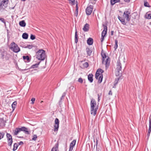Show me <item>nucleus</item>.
Returning a JSON list of instances; mask_svg holds the SVG:
<instances>
[{"label": "nucleus", "instance_id": "f257e3e1", "mask_svg": "<svg viewBox=\"0 0 151 151\" xmlns=\"http://www.w3.org/2000/svg\"><path fill=\"white\" fill-rule=\"evenodd\" d=\"M101 55L102 57V63L106 65V68H108L109 65L110 58L102 50L101 51Z\"/></svg>", "mask_w": 151, "mask_h": 151}, {"label": "nucleus", "instance_id": "f03ea898", "mask_svg": "<svg viewBox=\"0 0 151 151\" xmlns=\"http://www.w3.org/2000/svg\"><path fill=\"white\" fill-rule=\"evenodd\" d=\"M36 55L38 60H43L46 57L45 51L42 49L40 50L36 53Z\"/></svg>", "mask_w": 151, "mask_h": 151}, {"label": "nucleus", "instance_id": "7ed1b4c3", "mask_svg": "<svg viewBox=\"0 0 151 151\" xmlns=\"http://www.w3.org/2000/svg\"><path fill=\"white\" fill-rule=\"evenodd\" d=\"M21 131H23L25 133L27 134H29L30 133L27 128H26L25 127H23L20 128H16L15 130L13 131L14 135H17Z\"/></svg>", "mask_w": 151, "mask_h": 151}, {"label": "nucleus", "instance_id": "20e7f679", "mask_svg": "<svg viewBox=\"0 0 151 151\" xmlns=\"http://www.w3.org/2000/svg\"><path fill=\"white\" fill-rule=\"evenodd\" d=\"M9 48L14 52L17 53L20 50V48L14 42H12L10 45Z\"/></svg>", "mask_w": 151, "mask_h": 151}, {"label": "nucleus", "instance_id": "39448f33", "mask_svg": "<svg viewBox=\"0 0 151 151\" xmlns=\"http://www.w3.org/2000/svg\"><path fill=\"white\" fill-rule=\"evenodd\" d=\"M122 65L120 63V60H118L116 63V76H119L122 73Z\"/></svg>", "mask_w": 151, "mask_h": 151}, {"label": "nucleus", "instance_id": "423d86ee", "mask_svg": "<svg viewBox=\"0 0 151 151\" xmlns=\"http://www.w3.org/2000/svg\"><path fill=\"white\" fill-rule=\"evenodd\" d=\"M6 136L7 138L8 145L9 146L11 147L13 142L12 136L10 134L7 133L6 134Z\"/></svg>", "mask_w": 151, "mask_h": 151}, {"label": "nucleus", "instance_id": "0eeeda50", "mask_svg": "<svg viewBox=\"0 0 151 151\" xmlns=\"http://www.w3.org/2000/svg\"><path fill=\"white\" fill-rule=\"evenodd\" d=\"M55 124L54 130L55 132L57 131L59 127V119L57 118L55 119Z\"/></svg>", "mask_w": 151, "mask_h": 151}, {"label": "nucleus", "instance_id": "6e6552de", "mask_svg": "<svg viewBox=\"0 0 151 151\" xmlns=\"http://www.w3.org/2000/svg\"><path fill=\"white\" fill-rule=\"evenodd\" d=\"M130 14V12L127 10L125 11L124 12L123 16L126 18V19L127 21H129L130 20V17H129V15Z\"/></svg>", "mask_w": 151, "mask_h": 151}, {"label": "nucleus", "instance_id": "1a4fd4ad", "mask_svg": "<svg viewBox=\"0 0 151 151\" xmlns=\"http://www.w3.org/2000/svg\"><path fill=\"white\" fill-rule=\"evenodd\" d=\"M104 28V30L101 33V37H104L107 33V27L106 24H102Z\"/></svg>", "mask_w": 151, "mask_h": 151}, {"label": "nucleus", "instance_id": "9d476101", "mask_svg": "<svg viewBox=\"0 0 151 151\" xmlns=\"http://www.w3.org/2000/svg\"><path fill=\"white\" fill-rule=\"evenodd\" d=\"M8 3H6L5 1H2L0 3V10L2 9H4L7 6Z\"/></svg>", "mask_w": 151, "mask_h": 151}, {"label": "nucleus", "instance_id": "9b49d317", "mask_svg": "<svg viewBox=\"0 0 151 151\" xmlns=\"http://www.w3.org/2000/svg\"><path fill=\"white\" fill-rule=\"evenodd\" d=\"M93 6L90 5L89 7H87L86 9V12L87 15H90L93 11Z\"/></svg>", "mask_w": 151, "mask_h": 151}, {"label": "nucleus", "instance_id": "f8f14e48", "mask_svg": "<svg viewBox=\"0 0 151 151\" xmlns=\"http://www.w3.org/2000/svg\"><path fill=\"white\" fill-rule=\"evenodd\" d=\"M6 121L4 119V118H0V128H3L6 125Z\"/></svg>", "mask_w": 151, "mask_h": 151}, {"label": "nucleus", "instance_id": "ddd939ff", "mask_svg": "<svg viewBox=\"0 0 151 151\" xmlns=\"http://www.w3.org/2000/svg\"><path fill=\"white\" fill-rule=\"evenodd\" d=\"M76 142V140L74 139L70 143L69 151H72L73 150V148L75 145Z\"/></svg>", "mask_w": 151, "mask_h": 151}, {"label": "nucleus", "instance_id": "4468645a", "mask_svg": "<svg viewBox=\"0 0 151 151\" xmlns=\"http://www.w3.org/2000/svg\"><path fill=\"white\" fill-rule=\"evenodd\" d=\"M96 104L95 100L92 99L91 101V108H95Z\"/></svg>", "mask_w": 151, "mask_h": 151}, {"label": "nucleus", "instance_id": "2eb2a0df", "mask_svg": "<svg viewBox=\"0 0 151 151\" xmlns=\"http://www.w3.org/2000/svg\"><path fill=\"white\" fill-rule=\"evenodd\" d=\"M98 107H96L95 108H91V114L95 116L96 114Z\"/></svg>", "mask_w": 151, "mask_h": 151}, {"label": "nucleus", "instance_id": "dca6fc26", "mask_svg": "<svg viewBox=\"0 0 151 151\" xmlns=\"http://www.w3.org/2000/svg\"><path fill=\"white\" fill-rule=\"evenodd\" d=\"M93 75L92 73L89 74L88 76V81L91 83H92L93 81Z\"/></svg>", "mask_w": 151, "mask_h": 151}, {"label": "nucleus", "instance_id": "f3484780", "mask_svg": "<svg viewBox=\"0 0 151 151\" xmlns=\"http://www.w3.org/2000/svg\"><path fill=\"white\" fill-rule=\"evenodd\" d=\"M89 28V25L87 23L85 24L83 28V30L85 32L88 31Z\"/></svg>", "mask_w": 151, "mask_h": 151}, {"label": "nucleus", "instance_id": "a211bd4d", "mask_svg": "<svg viewBox=\"0 0 151 151\" xmlns=\"http://www.w3.org/2000/svg\"><path fill=\"white\" fill-rule=\"evenodd\" d=\"M23 58V60L25 62H29L30 61L29 57L28 56H24Z\"/></svg>", "mask_w": 151, "mask_h": 151}, {"label": "nucleus", "instance_id": "6ab92c4d", "mask_svg": "<svg viewBox=\"0 0 151 151\" xmlns=\"http://www.w3.org/2000/svg\"><path fill=\"white\" fill-rule=\"evenodd\" d=\"M93 42V40L92 38H89L87 40V43L89 45H92Z\"/></svg>", "mask_w": 151, "mask_h": 151}, {"label": "nucleus", "instance_id": "aec40b11", "mask_svg": "<svg viewBox=\"0 0 151 151\" xmlns=\"http://www.w3.org/2000/svg\"><path fill=\"white\" fill-rule=\"evenodd\" d=\"M58 145L59 144L58 143H56L55 144V146L52 148L51 151H57Z\"/></svg>", "mask_w": 151, "mask_h": 151}, {"label": "nucleus", "instance_id": "412c9836", "mask_svg": "<svg viewBox=\"0 0 151 151\" xmlns=\"http://www.w3.org/2000/svg\"><path fill=\"white\" fill-rule=\"evenodd\" d=\"M120 1V0H111V4L112 6H113L116 3L119 2Z\"/></svg>", "mask_w": 151, "mask_h": 151}, {"label": "nucleus", "instance_id": "4be33fe9", "mask_svg": "<svg viewBox=\"0 0 151 151\" xmlns=\"http://www.w3.org/2000/svg\"><path fill=\"white\" fill-rule=\"evenodd\" d=\"M145 18L148 19H151V14L148 13V12H147L145 15Z\"/></svg>", "mask_w": 151, "mask_h": 151}, {"label": "nucleus", "instance_id": "5701e85b", "mask_svg": "<svg viewBox=\"0 0 151 151\" xmlns=\"http://www.w3.org/2000/svg\"><path fill=\"white\" fill-rule=\"evenodd\" d=\"M19 25L22 27H25L26 26V23L24 21L22 20L19 22Z\"/></svg>", "mask_w": 151, "mask_h": 151}, {"label": "nucleus", "instance_id": "b1692460", "mask_svg": "<svg viewBox=\"0 0 151 151\" xmlns=\"http://www.w3.org/2000/svg\"><path fill=\"white\" fill-rule=\"evenodd\" d=\"M17 102L16 101H14L13 102L12 105V107L13 109V111H14L16 107Z\"/></svg>", "mask_w": 151, "mask_h": 151}, {"label": "nucleus", "instance_id": "393cba45", "mask_svg": "<svg viewBox=\"0 0 151 151\" xmlns=\"http://www.w3.org/2000/svg\"><path fill=\"white\" fill-rule=\"evenodd\" d=\"M40 62H39V63H38L36 64H35L32 65L31 66V67H30V68H37V67H38V66L39 65V64H40Z\"/></svg>", "mask_w": 151, "mask_h": 151}, {"label": "nucleus", "instance_id": "a878e982", "mask_svg": "<svg viewBox=\"0 0 151 151\" xmlns=\"http://www.w3.org/2000/svg\"><path fill=\"white\" fill-rule=\"evenodd\" d=\"M86 50L87 55L89 56L91 55L92 53L91 50L89 48H87L86 49Z\"/></svg>", "mask_w": 151, "mask_h": 151}, {"label": "nucleus", "instance_id": "bb28decb", "mask_svg": "<svg viewBox=\"0 0 151 151\" xmlns=\"http://www.w3.org/2000/svg\"><path fill=\"white\" fill-rule=\"evenodd\" d=\"M28 34L25 33H23L22 35V37L23 38L25 39H27L28 38Z\"/></svg>", "mask_w": 151, "mask_h": 151}, {"label": "nucleus", "instance_id": "cd10ccee", "mask_svg": "<svg viewBox=\"0 0 151 151\" xmlns=\"http://www.w3.org/2000/svg\"><path fill=\"white\" fill-rule=\"evenodd\" d=\"M103 78V75L102 74L100 75V76H99V78H98V83H100L101 82Z\"/></svg>", "mask_w": 151, "mask_h": 151}, {"label": "nucleus", "instance_id": "c85d7f7f", "mask_svg": "<svg viewBox=\"0 0 151 151\" xmlns=\"http://www.w3.org/2000/svg\"><path fill=\"white\" fill-rule=\"evenodd\" d=\"M18 146V144L17 143H15L14 145V147L13 150L14 151L16 150Z\"/></svg>", "mask_w": 151, "mask_h": 151}, {"label": "nucleus", "instance_id": "c756f323", "mask_svg": "<svg viewBox=\"0 0 151 151\" xmlns=\"http://www.w3.org/2000/svg\"><path fill=\"white\" fill-rule=\"evenodd\" d=\"M75 42L76 43H77L78 42V35H77V32L76 31L75 33Z\"/></svg>", "mask_w": 151, "mask_h": 151}, {"label": "nucleus", "instance_id": "7c9ffc66", "mask_svg": "<svg viewBox=\"0 0 151 151\" xmlns=\"http://www.w3.org/2000/svg\"><path fill=\"white\" fill-rule=\"evenodd\" d=\"M119 80V78H115V81L114 82V86L113 87V88H115Z\"/></svg>", "mask_w": 151, "mask_h": 151}, {"label": "nucleus", "instance_id": "2f4dec72", "mask_svg": "<svg viewBox=\"0 0 151 151\" xmlns=\"http://www.w3.org/2000/svg\"><path fill=\"white\" fill-rule=\"evenodd\" d=\"M10 56L11 55L10 54L7 53H6L4 57V58H5L6 60H8L10 58Z\"/></svg>", "mask_w": 151, "mask_h": 151}, {"label": "nucleus", "instance_id": "473e14b6", "mask_svg": "<svg viewBox=\"0 0 151 151\" xmlns=\"http://www.w3.org/2000/svg\"><path fill=\"white\" fill-rule=\"evenodd\" d=\"M102 74H100V73L98 72V71L97 70L96 74H95V78L96 79H98L99 78V76L100 75H101Z\"/></svg>", "mask_w": 151, "mask_h": 151}, {"label": "nucleus", "instance_id": "72a5a7b5", "mask_svg": "<svg viewBox=\"0 0 151 151\" xmlns=\"http://www.w3.org/2000/svg\"><path fill=\"white\" fill-rule=\"evenodd\" d=\"M115 44L114 45V48L115 49V50L118 47V41L116 40L115 41Z\"/></svg>", "mask_w": 151, "mask_h": 151}, {"label": "nucleus", "instance_id": "f704fd0d", "mask_svg": "<svg viewBox=\"0 0 151 151\" xmlns=\"http://www.w3.org/2000/svg\"><path fill=\"white\" fill-rule=\"evenodd\" d=\"M5 135V133L3 132H0V140L3 138Z\"/></svg>", "mask_w": 151, "mask_h": 151}, {"label": "nucleus", "instance_id": "c9c22d12", "mask_svg": "<svg viewBox=\"0 0 151 151\" xmlns=\"http://www.w3.org/2000/svg\"><path fill=\"white\" fill-rule=\"evenodd\" d=\"M33 47L32 45H27L26 46H24V47L25 48H28L29 49H31Z\"/></svg>", "mask_w": 151, "mask_h": 151}, {"label": "nucleus", "instance_id": "e433bc0d", "mask_svg": "<svg viewBox=\"0 0 151 151\" xmlns=\"http://www.w3.org/2000/svg\"><path fill=\"white\" fill-rule=\"evenodd\" d=\"M88 63L86 62L83 64V66L84 68H87L88 67Z\"/></svg>", "mask_w": 151, "mask_h": 151}, {"label": "nucleus", "instance_id": "4c0bfd02", "mask_svg": "<svg viewBox=\"0 0 151 151\" xmlns=\"http://www.w3.org/2000/svg\"><path fill=\"white\" fill-rule=\"evenodd\" d=\"M144 6H145L150 7V6L149 5L148 2L147 1H145L144 3Z\"/></svg>", "mask_w": 151, "mask_h": 151}, {"label": "nucleus", "instance_id": "58836bf2", "mask_svg": "<svg viewBox=\"0 0 151 151\" xmlns=\"http://www.w3.org/2000/svg\"><path fill=\"white\" fill-rule=\"evenodd\" d=\"M148 130H151V119L150 118H149V128Z\"/></svg>", "mask_w": 151, "mask_h": 151}, {"label": "nucleus", "instance_id": "ea45409f", "mask_svg": "<svg viewBox=\"0 0 151 151\" xmlns=\"http://www.w3.org/2000/svg\"><path fill=\"white\" fill-rule=\"evenodd\" d=\"M6 53V52H4L1 53V57L3 59L4 58V57Z\"/></svg>", "mask_w": 151, "mask_h": 151}, {"label": "nucleus", "instance_id": "a19ab883", "mask_svg": "<svg viewBox=\"0 0 151 151\" xmlns=\"http://www.w3.org/2000/svg\"><path fill=\"white\" fill-rule=\"evenodd\" d=\"M37 138V135L36 134H34L33 136V138L32 139V140H36Z\"/></svg>", "mask_w": 151, "mask_h": 151}, {"label": "nucleus", "instance_id": "79ce46f5", "mask_svg": "<svg viewBox=\"0 0 151 151\" xmlns=\"http://www.w3.org/2000/svg\"><path fill=\"white\" fill-rule=\"evenodd\" d=\"M124 25H126V22H125L124 19V18L123 19H121V20L120 21Z\"/></svg>", "mask_w": 151, "mask_h": 151}, {"label": "nucleus", "instance_id": "37998d69", "mask_svg": "<svg viewBox=\"0 0 151 151\" xmlns=\"http://www.w3.org/2000/svg\"><path fill=\"white\" fill-rule=\"evenodd\" d=\"M78 82L80 83H82L83 82V79L82 78H78Z\"/></svg>", "mask_w": 151, "mask_h": 151}, {"label": "nucleus", "instance_id": "c03bdc74", "mask_svg": "<svg viewBox=\"0 0 151 151\" xmlns=\"http://www.w3.org/2000/svg\"><path fill=\"white\" fill-rule=\"evenodd\" d=\"M71 2L70 3L72 5H74L75 4V0H69Z\"/></svg>", "mask_w": 151, "mask_h": 151}, {"label": "nucleus", "instance_id": "a18cd8bd", "mask_svg": "<svg viewBox=\"0 0 151 151\" xmlns=\"http://www.w3.org/2000/svg\"><path fill=\"white\" fill-rule=\"evenodd\" d=\"M97 70L98 71V72H99V73H100V74H102V73L104 72V70L101 69H98Z\"/></svg>", "mask_w": 151, "mask_h": 151}, {"label": "nucleus", "instance_id": "49530a36", "mask_svg": "<svg viewBox=\"0 0 151 151\" xmlns=\"http://www.w3.org/2000/svg\"><path fill=\"white\" fill-rule=\"evenodd\" d=\"M0 20H1L2 22L4 23L5 24H6L5 20L3 18H0Z\"/></svg>", "mask_w": 151, "mask_h": 151}, {"label": "nucleus", "instance_id": "de8ad7c7", "mask_svg": "<svg viewBox=\"0 0 151 151\" xmlns=\"http://www.w3.org/2000/svg\"><path fill=\"white\" fill-rule=\"evenodd\" d=\"M35 38V36L32 34H31L30 36V39L32 40H34Z\"/></svg>", "mask_w": 151, "mask_h": 151}, {"label": "nucleus", "instance_id": "09e8293b", "mask_svg": "<svg viewBox=\"0 0 151 151\" xmlns=\"http://www.w3.org/2000/svg\"><path fill=\"white\" fill-rule=\"evenodd\" d=\"M151 132V130H148V133L147 134V136L148 138L150 135V134Z\"/></svg>", "mask_w": 151, "mask_h": 151}, {"label": "nucleus", "instance_id": "8fccbe9b", "mask_svg": "<svg viewBox=\"0 0 151 151\" xmlns=\"http://www.w3.org/2000/svg\"><path fill=\"white\" fill-rule=\"evenodd\" d=\"M65 95H66V93L65 92H64V93H63V95H62V96L61 98H60V101H61V100L63 98H64L65 96Z\"/></svg>", "mask_w": 151, "mask_h": 151}, {"label": "nucleus", "instance_id": "3c124183", "mask_svg": "<svg viewBox=\"0 0 151 151\" xmlns=\"http://www.w3.org/2000/svg\"><path fill=\"white\" fill-rule=\"evenodd\" d=\"M31 101H32L31 104H33L34 103L35 101V98H32L31 99Z\"/></svg>", "mask_w": 151, "mask_h": 151}, {"label": "nucleus", "instance_id": "603ef678", "mask_svg": "<svg viewBox=\"0 0 151 151\" xmlns=\"http://www.w3.org/2000/svg\"><path fill=\"white\" fill-rule=\"evenodd\" d=\"M108 94H109V95H112V93L111 90H110L109 91V92Z\"/></svg>", "mask_w": 151, "mask_h": 151}, {"label": "nucleus", "instance_id": "864d4df0", "mask_svg": "<svg viewBox=\"0 0 151 151\" xmlns=\"http://www.w3.org/2000/svg\"><path fill=\"white\" fill-rule=\"evenodd\" d=\"M76 11H77V14L78 13V5L77 4L76 5Z\"/></svg>", "mask_w": 151, "mask_h": 151}, {"label": "nucleus", "instance_id": "5fc2aeb1", "mask_svg": "<svg viewBox=\"0 0 151 151\" xmlns=\"http://www.w3.org/2000/svg\"><path fill=\"white\" fill-rule=\"evenodd\" d=\"M104 37H103V36L101 37V42H103L104 40Z\"/></svg>", "mask_w": 151, "mask_h": 151}, {"label": "nucleus", "instance_id": "6e6d98bb", "mask_svg": "<svg viewBox=\"0 0 151 151\" xmlns=\"http://www.w3.org/2000/svg\"><path fill=\"white\" fill-rule=\"evenodd\" d=\"M118 19L120 21L121 20V19H123V18L122 17H120V16H118Z\"/></svg>", "mask_w": 151, "mask_h": 151}, {"label": "nucleus", "instance_id": "4d7b16f0", "mask_svg": "<svg viewBox=\"0 0 151 151\" xmlns=\"http://www.w3.org/2000/svg\"><path fill=\"white\" fill-rule=\"evenodd\" d=\"M124 1L126 2L129 3L130 2V0H124Z\"/></svg>", "mask_w": 151, "mask_h": 151}, {"label": "nucleus", "instance_id": "13d9d810", "mask_svg": "<svg viewBox=\"0 0 151 151\" xmlns=\"http://www.w3.org/2000/svg\"><path fill=\"white\" fill-rule=\"evenodd\" d=\"M23 142L22 141L20 142L19 143V145H23Z\"/></svg>", "mask_w": 151, "mask_h": 151}, {"label": "nucleus", "instance_id": "bf43d9fd", "mask_svg": "<svg viewBox=\"0 0 151 151\" xmlns=\"http://www.w3.org/2000/svg\"><path fill=\"white\" fill-rule=\"evenodd\" d=\"M113 33H114V31H111V35H113Z\"/></svg>", "mask_w": 151, "mask_h": 151}, {"label": "nucleus", "instance_id": "052dcab7", "mask_svg": "<svg viewBox=\"0 0 151 151\" xmlns=\"http://www.w3.org/2000/svg\"><path fill=\"white\" fill-rule=\"evenodd\" d=\"M28 70V69H24L22 70L21 71H25V70Z\"/></svg>", "mask_w": 151, "mask_h": 151}, {"label": "nucleus", "instance_id": "680f3d73", "mask_svg": "<svg viewBox=\"0 0 151 151\" xmlns=\"http://www.w3.org/2000/svg\"><path fill=\"white\" fill-rule=\"evenodd\" d=\"M98 97H100L101 96V94H98Z\"/></svg>", "mask_w": 151, "mask_h": 151}, {"label": "nucleus", "instance_id": "e2e57ef3", "mask_svg": "<svg viewBox=\"0 0 151 151\" xmlns=\"http://www.w3.org/2000/svg\"><path fill=\"white\" fill-rule=\"evenodd\" d=\"M100 100V97H98V102Z\"/></svg>", "mask_w": 151, "mask_h": 151}, {"label": "nucleus", "instance_id": "0e129e2a", "mask_svg": "<svg viewBox=\"0 0 151 151\" xmlns=\"http://www.w3.org/2000/svg\"><path fill=\"white\" fill-rule=\"evenodd\" d=\"M97 144H98V143H97V141H96V149H97Z\"/></svg>", "mask_w": 151, "mask_h": 151}, {"label": "nucleus", "instance_id": "69168bd1", "mask_svg": "<svg viewBox=\"0 0 151 151\" xmlns=\"http://www.w3.org/2000/svg\"><path fill=\"white\" fill-rule=\"evenodd\" d=\"M9 0H3L2 1H6V3H8V1Z\"/></svg>", "mask_w": 151, "mask_h": 151}, {"label": "nucleus", "instance_id": "338daca9", "mask_svg": "<svg viewBox=\"0 0 151 151\" xmlns=\"http://www.w3.org/2000/svg\"><path fill=\"white\" fill-rule=\"evenodd\" d=\"M77 4V5H78V3L77 1H76V5Z\"/></svg>", "mask_w": 151, "mask_h": 151}, {"label": "nucleus", "instance_id": "774afa93", "mask_svg": "<svg viewBox=\"0 0 151 151\" xmlns=\"http://www.w3.org/2000/svg\"><path fill=\"white\" fill-rule=\"evenodd\" d=\"M21 0L22 1H25L26 0Z\"/></svg>", "mask_w": 151, "mask_h": 151}]
</instances>
